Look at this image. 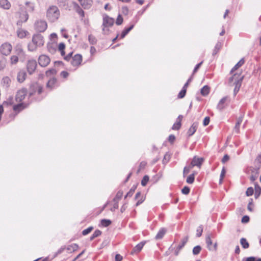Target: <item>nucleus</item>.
<instances>
[{
  "instance_id": "obj_29",
  "label": "nucleus",
  "mask_w": 261,
  "mask_h": 261,
  "mask_svg": "<svg viewBox=\"0 0 261 261\" xmlns=\"http://www.w3.org/2000/svg\"><path fill=\"white\" fill-rule=\"evenodd\" d=\"M134 25L132 24L129 27L124 29L120 35V38H123L129 33V32L134 28Z\"/></svg>"
},
{
  "instance_id": "obj_56",
  "label": "nucleus",
  "mask_w": 261,
  "mask_h": 261,
  "mask_svg": "<svg viewBox=\"0 0 261 261\" xmlns=\"http://www.w3.org/2000/svg\"><path fill=\"white\" fill-rule=\"evenodd\" d=\"M135 189H136V187L134 188L132 187L131 188V189L129 190V191L127 193L125 197L127 196L131 197L133 195Z\"/></svg>"
},
{
  "instance_id": "obj_33",
  "label": "nucleus",
  "mask_w": 261,
  "mask_h": 261,
  "mask_svg": "<svg viewBox=\"0 0 261 261\" xmlns=\"http://www.w3.org/2000/svg\"><path fill=\"white\" fill-rule=\"evenodd\" d=\"M221 46H222V44L221 42H218L217 43V44H216L215 48L213 50V56L216 55L218 53V52L219 51V50L221 48Z\"/></svg>"
},
{
  "instance_id": "obj_23",
  "label": "nucleus",
  "mask_w": 261,
  "mask_h": 261,
  "mask_svg": "<svg viewBox=\"0 0 261 261\" xmlns=\"http://www.w3.org/2000/svg\"><path fill=\"white\" fill-rule=\"evenodd\" d=\"M145 244V242H142L137 244L133 249L131 254L140 252Z\"/></svg>"
},
{
  "instance_id": "obj_36",
  "label": "nucleus",
  "mask_w": 261,
  "mask_h": 261,
  "mask_svg": "<svg viewBox=\"0 0 261 261\" xmlns=\"http://www.w3.org/2000/svg\"><path fill=\"white\" fill-rule=\"evenodd\" d=\"M195 172L193 173L190 174L187 178L186 181L187 183L189 184H192L194 182L195 179Z\"/></svg>"
},
{
  "instance_id": "obj_20",
  "label": "nucleus",
  "mask_w": 261,
  "mask_h": 261,
  "mask_svg": "<svg viewBox=\"0 0 261 261\" xmlns=\"http://www.w3.org/2000/svg\"><path fill=\"white\" fill-rule=\"evenodd\" d=\"M198 127V123L194 122L188 130V135L189 137L192 136L196 131Z\"/></svg>"
},
{
  "instance_id": "obj_16",
  "label": "nucleus",
  "mask_w": 261,
  "mask_h": 261,
  "mask_svg": "<svg viewBox=\"0 0 261 261\" xmlns=\"http://www.w3.org/2000/svg\"><path fill=\"white\" fill-rule=\"evenodd\" d=\"M27 73L23 70L19 71L17 74V79L19 83H22L25 80Z\"/></svg>"
},
{
  "instance_id": "obj_54",
  "label": "nucleus",
  "mask_w": 261,
  "mask_h": 261,
  "mask_svg": "<svg viewBox=\"0 0 261 261\" xmlns=\"http://www.w3.org/2000/svg\"><path fill=\"white\" fill-rule=\"evenodd\" d=\"M11 80L9 77L6 76L3 79V82L4 84H6L7 86H9Z\"/></svg>"
},
{
  "instance_id": "obj_53",
  "label": "nucleus",
  "mask_w": 261,
  "mask_h": 261,
  "mask_svg": "<svg viewBox=\"0 0 261 261\" xmlns=\"http://www.w3.org/2000/svg\"><path fill=\"white\" fill-rule=\"evenodd\" d=\"M202 231H203V228H202V226H199L197 229V233H196L197 237H200L202 234Z\"/></svg>"
},
{
  "instance_id": "obj_11",
  "label": "nucleus",
  "mask_w": 261,
  "mask_h": 261,
  "mask_svg": "<svg viewBox=\"0 0 261 261\" xmlns=\"http://www.w3.org/2000/svg\"><path fill=\"white\" fill-rule=\"evenodd\" d=\"M27 94V90L25 88H22L19 90L16 95V100L18 102L21 101L24 99L25 96Z\"/></svg>"
},
{
  "instance_id": "obj_17",
  "label": "nucleus",
  "mask_w": 261,
  "mask_h": 261,
  "mask_svg": "<svg viewBox=\"0 0 261 261\" xmlns=\"http://www.w3.org/2000/svg\"><path fill=\"white\" fill-rule=\"evenodd\" d=\"M57 79L56 78H51L47 82L46 85V87L50 90H52L57 86Z\"/></svg>"
},
{
  "instance_id": "obj_42",
  "label": "nucleus",
  "mask_w": 261,
  "mask_h": 261,
  "mask_svg": "<svg viewBox=\"0 0 261 261\" xmlns=\"http://www.w3.org/2000/svg\"><path fill=\"white\" fill-rule=\"evenodd\" d=\"M201 250V247L199 245L196 246L193 249V253L194 255L198 254Z\"/></svg>"
},
{
  "instance_id": "obj_40",
  "label": "nucleus",
  "mask_w": 261,
  "mask_h": 261,
  "mask_svg": "<svg viewBox=\"0 0 261 261\" xmlns=\"http://www.w3.org/2000/svg\"><path fill=\"white\" fill-rule=\"evenodd\" d=\"M261 192V188L258 186H255V194L254 196L255 198H257L260 195Z\"/></svg>"
},
{
  "instance_id": "obj_5",
  "label": "nucleus",
  "mask_w": 261,
  "mask_h": 261,
  "mask_svg": "<svg viewBox=\"0 0 261 261\" xmlns=\"http://www.w3.org/2000/svg\"><path fill=\"white\" fill-rule=\"evenodd\" d=\"M42 91V87L37 83L32 85L31 87L29 96L32 97L37 95H40Z\"/></svg>"
},
{
  "instance_id": "obj_1",
  "label": "nucleus",
  "mask_w": 261,
  "mask_h": 261,
  "mask_svg": "<svg viewBox=\"0 0 261 261\" xmlns=\"http://www.w3.org/2000/svg\"><path fill=\"white\" fill-rule=\"evenodd\" d=\"M18 11L16 12V17L18 18L17 21L18 26H21L22 24L27 21L29 19V14L27 12L25 7L22 5H18Z\"/></svg>"
},
{
  "instance_id": "obj_18",
  "label": "nucleus",
  "mask_w": 261,
  "mask_h": 261,
  "mask_svg": "<svg viewBox=\"0 0 261 261\" xmlns=\"http://www.w3.org/2000/svg\"><path fill=\"white\" fill-rule=\"evenodd\" d=\"M243 77L239 78V79L236 80L234 81L235 87L233 90L234 95H236L239 92L241 86Z\"/></svg>"
},
{
  "instance_id": "obj_45",
  "label": "nucleus",
  "mask_w": 261,
  "mask_h": 261,
  "mask_svg": "<svg viewBox=\"0 0 261 261\" xmlns=\"http://www.w3.org/2000/svg\"><path fill=\"white\" fill-rule=\"evenodd\" d=\"M123 195V192L122 191H118L116 194L115 197L114 198L113 200L115 202H118V201L120 199Z\"/></svg>"
},
{
  "instance_id": "obj_52",
  "label": "nucleus",
  "mask_w": 261,
  "mask_h": 261,
  "mask_svg": "<svg viewBox=\"0 0 261 261\" xmlns=\"http://www.w3.org/2000/svg\"><path fill=\"white\" fill-rule=\"evenodd\" d=\"M253 189L252 187H249L247 189L246 194L247 196H250L253 195Z\"/></svg>"
},
{
  "instance_id": "obj_39",
  "label": "nucleus",
  "mask_w": 261,
  "mask_h": 261,
  "mask_svg": "<svg viewBox=\"0 0 261 261\" xmlns=\"http://www.w3.org/2000/svg\"><path fill=\"white\" fill-rule=\"evenodd\" d=\"M242 119L241 118H239L238 120V121L236 124V125L234 127V131L236 133H238L239 132V128H240V124L242 123Z\"/></svg>"
},
{
  "instance_id": "obj_26",
  "label": "nucleus",
  "mask_w": 261,
  "mask_h": 261,
  "mask_svg": "<svg viewBox=\"0 0 261 261\" xmlns=\"http://www.w3.org/2000/svg\"><path fill=\"white\" fill-rule=\"evenodd\" d=\"M166 232V229L164 228L160 229L155 237V239L160 240L162 239L164 236L165 235Z\"/></svg>"
},
{
  "instance_id": "obj_9",
  "label": "nucleus",
  "mask_w": 261,
  "mask_h": 261,
  "mask_svg": "<svg viewBox=\"0 0 261 261\" xmlns=\"http://www.w3.org/2000/svg\"><path fill=\"white\" fill-rule=\"evenodd\" d=\"M32 41L39 47L42 46L44 44L43 36L38 34L33 36Z\"/></svg>"
},
{
  "instance_id": "obj_61",
  "label": "nucleus",
  "mask_w": 261,
  "mask_h": 261,
  "mask_svg": "<svg viewBox=\"0 0 261 261\" xmlns=\"http://www.w3.org/2000/svg\"><path fill=\"white\" fill-rule=\"evenodd\" d=\"M175 140V137L173 135H170L168 137V141L171 143H173Z\"/></svg>"
},
{
  "instance_id": "obj_4",
  "label": "nucleus",
  "mask_w": 261,
  "mask_h": 261,
  "mask_svg": "<svg viewBox=\"0 0 261 261\" xmlns=\"http://www.w3.org/2000/svg\"><path fill=\"white\" fill-rule=\"evenodd\" d=\"M34 29L38 32H44L47 28V22L44 20H37L34 24Z\"/></svg>"
},
{
  "instance_id": "obj_60",
  "label": "nucleus",
  "mask_w": 261,
  "mask_h": 261,
  "mask_svg": "<svg viewBox=\"0 0 261 261\" xmlns=\"http://www.w3.org/2000/svg\"><path fill=\"white\" fill-rule=\"evenodd\" d=\"M65 48V45L64 43L62 42L59 44L58 49L59 51L64 50Z\"/></svg>"
},
{
  "instance_id": "obj_59",
  "label": "nucleus",
  "mask_w": 261,
  "mask_h": 261,
  "mask_svg": "<svg viewBox=\"0 0 261 261\" xmlns=\"http://www.w3.org/2000/svg\"><path fill=\"white\" fill-rule=\"evenodd\" d=\"M249 221V217L248 216H244L242 217L241 222L242 223H247Z\"/></svg>"
},
{
  "instance_id": "obj_47",
  "label": "nucleus",
  "mask_w": 261,
  "mask_h": 261,
  "mask_svg": "<svg viewBox=\"0 0 261 261\" xmlns=\"http://www.w3.org/2000/svg\"><path fill=\"white\" fill-rule=\"evenodd\" d=\"M111 223V221L110 220L102 219L101 221V224L103 226L107 227L110 225Z\"/></svg>"
},
{
  "instance_id": "obj_37",
  "label": "nucleus",
  "mask_w": 261,
  "mask_h": 261,
  "mask_svg": "<svg viewBox=\"0 0 261 261\" xmlns=\"http://www.w3.org/2000/svg\"><path fill=\"white\" fill-rule=\"evenodd\" d=\"M240 243L242 246L243 248L244 249H247L249 247V245L246 239L245 238H241L240 240Z\"/></svg>"
},
{
  "instance_id": "obj_30",
  "label": "nucleus",
  "mask_w": 261,
  "mask_h": 261,
  "mask_svg": "<svg viewBox=\"0 0 261 261\" xmlns=\"http://www.w3.org/2000/svg\"><path fill=\"white\" fill-rule=\"evenodd\" d=\"M25 5L27 8H25L27 12H33L34 10V4L32 3L27 2L25 3Z\"/></svg>"
},
{
  "instance_id": "obj_28",
  "label": "nucleus",
  "mask_w": 261,
  "mask_h": 261,
  "mask_svg": "<svg viewBox=\"0 0 261 261\" xmlns=\"http://www.w3.org/2000/svg\"><path fill=\"white\" fill-rule=\"evenodd\" d=\"M245 61L244 59H241L236 64V65L232 68L230 71V72L233 73L238 68L242 66L244 64Z\"/></svg>"
},
{
  "instance_id": "obj_55",
  "label": "nucleus",
  "mask_w": 261,
  "mask_h": 261,
  "mask_svg": "<svg viewBox=\"0 0 261 261\" xmlns=\"http://www.w3.org/2000/svg\"><path fill=\"white\" fill-rule=\"evenodd\" d=\"M190 190V188L188 187L185 186L182 189L181 192L184 194L187 195L189 193Z\"/></svg>"
},
{
  "instance_id": "obj_32",
  "label": "nucleus",
  "mask_w": 261,
  "mask_h": 261,
  "mask_svg": "<svg viewBox=\"0 0 261 261\" xmlns=\"http://www.w3.org/2000/svg\"><path fill=\"white\" fill-rule=\"evenodd\" d=\"M78 247L79 246L76 244H73L68 246L67 250H68L70 252H74L77 249Z\"/></svg>"
},
{
  "instance_id": "obj_57",
  "label": "nucleus",
  "mask_w": 261,
  "mask_h": 261,
  "mask_svg": "<svg viewBox=\"0 0 261 261\" xmlns=\"http://www.w3.org/2000/svg\"><path fill=\"white\" fill-rule=\"evenodd\" d=\"M202 63H203V61H201V62H200L199 63L197 64L196 65V66L195 67V68L193 70V74H194L195 73H196L197 71V70L200 68L201 65L202 64Z\"/></svg>"
},
{
  "instance_id": "obj_8",
  "label": "nucleus",
  "mask_w": 261,
  "mask_h": 261,
  "mask_svg": "<svg viewBox=\"0 0 261 261\" xmlns=\"http://www.w3.org/2000/svg\"><path fill=\"white\" fill-rule=\"evenodd\" d=\"M12 48V47L10 44L8 43H5L3 44L0 48V51L2 54V55H8L10 53Z\"/></svg>"
},
{
  "instance_id": "obj_34",
  "label": "nucleus",
  "mask_w": 261,
  "mask_h": 261,
  "mask_svg": "<svg viewBox=\"0 0 261 261\" xmlns=\"http://www.w3.org/2000/svg\"><path fill=\"white\" fill-rule=\"evenodd\" d=\"M188 237H185L181 240L180 243H179V244L177 246V247H178V250H181L184 247L185 244L188 242Z\"/></svg>"
},
{
  "instance_id": "obj_3",
  "label": "nucleus",
  "mask_w": 261,
  "mask_h": 261,
  "mask_svg": "<svg viewBox=\"0 0 261 261\" xmlns=\"http://www.w3.org/2000/svg\"><path fill=\"white\" fill-rule=\"evenodd\" d=\"M114 23V19L109 17L107 14L103 15L102 32L104 34H108L109 32V28L112 27Z\"/></svg>"
},
{
  "instance_id": "obj_64",
  "label": "nucleus",
  "mask_w": 261,
  "mask_h": 261,
  "mask_svg": "<svg viewBox=\"0 0 261 261\" xmlns=\"http://www.w3.org/2000/svg\"><path fill=\"white\" fill-rule=\"evenodd\" d=\"M122 259V256L119 254H117L115 256V261H121Z\"/></svg>"
},
{
  "instance_id": "obj_41",
  "label": "nucleus",
  "mask_w": 261,
  "mask_h": 261,
  "mask_svg": "<svg viewBox=\"0 0 261 261\" xmlns=\"http://www.w3.org/2000/svg\"><path fill=\"white\" fill-rule=\"evenodd\" d=\"M56 70L55 69L52 68L47 70L45 72V74L47 76H50L51 75L56 74Z\"/></svg>"
},
{
  "instance_id": "obj_22",
  "label": "nucleus",
  "mask_w": 261,
  "mask_h": 261,
  "mask_svg": "<svg viewBox=\"0 0 261 261\" xmlns=\"http://www.w3.org/2000/svg\"><path fill=\"white\" fill-rule=\"evenodd\" d=\"M28 106L27 104H25V103H20L16 105H14L13 106V110L14 111L16 112H20V111L24 109L25 108H26Z\"/></svg>"
},
{
  "instance_id": "obj_27",
  "label": "nucleus",
  "mask_w": 261,
  "mask_h": 261,
  "mask_svg": "<svg viewBox=\"0 0 261 261\" xmlns=\"http://www.w3.org/2000/svg\"><path fill=\"white\" fill-rule=\"evenodd\" d=\"M6 64V58L0 54V71L3 70Z\"/></svg>"
},
{
  "instance_id": "obj_15",
  "label": "nucleus",
  "mask_w": 261,
  "mask_h": 261,
  "mask_svg": "<svg viewBox=\"0 0 261 261\" xmlns=\"http://www.w3.org/2000/svg\"><path fill=\"white\" fill-rule=\"evenodd\" d=\"M93 3L92 0H80V4L85 9L91 8Z\"/></svg>"
},
{
  "instance_id": "obj_25",
  "label": "nucleus",
  "mask_w": 261,
  "mask_h": 261,
  "mask_svg": "<svg viewBox=\"0 0 261 261\" xmlns=\"http://www.w3.org/2000/svg\"><path fill=\"white\" fill-rule=\"evenodd\" d=\"M210 91V88L209 86L205 85L203 86L200 91L201 94L203 96H207Z\"/></svg>"
},
{
  "instance_id": "obj_62",
  "label": "nucleus",
  "mask_w": 261,
  "mask_h": 261,
  "mask_svg": "<svg viewBox=\"0 0 261 261\" xmlns=\"http://www.w3.org/2000/svg\"><path fill=\"white\" fill-rule=\"evenodd\" d=\"M101 231L99 230H96L94 233H93V234L96 238L98 236H99L100 235H101Z\"/></svg>"
},
{
  "instance_id": "obj_44",
  "label": "nucleus",
  "mask_w": 261,
  "mask_h": 261,
  "mask_svg": "<svg viewBox=\"0 0 261 261\" xmlns=\"http://www.w3.org/2000/svg\"><path fill=\"white\" fill-rule=\"evenodd\" d=\"M187 89H185V87H182L181 90L179 92L178 94V98H182L185 97Z\"/></svg>"
},
{
  "instance_id": "obj_24",
  "label": "nucleus",
  "mask_w": 261,
  "mask_h": 261,
  "mask_svg": "<svg viewBox=\"0 0 261 261\" xmlns=\"http://www.w3.org/2000/svg\"><path fill=\"white\" fill-rule=\"evenodd\" d=\"M17 36L20 38H23L25 37L29 32L27 31L19 29L17 31Z\"/></svg>"
},
{
  "instance_id": "obj_6",
  "label": "nucleus",
  "mask_w": 261,
  "mask_h": 261,
  "mask_svg": "<svg viewBox=\"0 0 261 261\" xmlns=\"http://www.w3.org/2000/svg\"><path fill=\"white\" fill-rule=\"evenodd\" d=\"M37 67V62L34 59H30L27 62V68L28 73L30 74H33Z\"/></svg>"
},
{
  "instance_id": "obj_46",
  "label": "nucleus",
  "mask_w": 261,
  "mask_h": 261,
  "mask_svg": "<svg viewBox=\"0 0 261 261\" xmlns=\"http://www.w3.org/2000/svg\"><path fill=\"white\" fill-rule=\"evenodd\" d=\"M149 177L148 175H145L142 180H141V185L142 186H145L149 181Z\"/></svg>"
},
{
  "instance_id": "obj_7",
  "label": "nucleus",
  "mask_w": 261,
  "mask_h": 261,
  "mask_svg": "<svg viewBox=\"0 0 261 261\" xmlns=\"http://www.w3.org/2000/svg\"><path fill=\"white\" fill-rule=\"evenodd\" d=\"M50 62L49 57L45 55H41L38 58V63L41 67L47 66Z\"/></svg>"
},
{
  "instance_id": "obj_35",
  "label": "nucleus",
  "mask_w": 261,
  "mask_h": 261,
  "mask_svg": "<svg viewBox=\"0 0 261 261\" xmlns=\"http://www.w3.org/2000/svg\"><path fill=\"white\" fill-rule=\"evenodd\" d=\"M38 46L32 41L28 44V48L29 51H34L36 50Z\"/></svg>"
},
{
  "instance_id": "obj_13",
  "label": "nucleus",
  "mask_w": 261,
  "mask_h": 261,
  "mask_svg": "<svg viewBox=\"0 0 261 261\" xmlns=\"http://www.w3.org/2000/svg\"><path fill=\"white\" fill-rule=\"evenodd\" d=\"M205 240L208 249L210 251H216L217 246V243H215L214 246H212V241L210 236H207Z\"/></svg>"
},
{
  "instance_id": "obj_48",
  "label": "nucleus",
  "mask_w": 261,
  "mask_h": 261,
  "mask_svg": "<svg viewBox=\"0 0 261 261\" xmlns=\"http://www.w3.org/2000/svg\"><path fill=\"white\" fill-rule=\"evenodd\" d=\"M93 229V227L92 226H90L88 228L84 229L82 231V234L84 236H86Z\"/></svg>"
},
{
  "instance_id": "obj_12",
  "label": "nucleus",
  "mask_w": 261,
  "mask_h": 261,
  "mask_svg": "<svg viewBox=\"0 0 261 261\" xmlns=\"http://www.w3.org/2000/svg\"><path fill=\"white\" fill-rule=\"evenodd\" d=\"M82 56L80 54H76L72 58L71 64L72 66L76 67L79 66L82 62Z\"/></svg>"
},
{
  "instance_id": "obj_14",
  "label": "nucleus",
  "mask_w": 261,
  "mask_h": 261,
  "mask_svg": "<svg viewBox=\"0 0 261 261\" xmlns=\"http://www.w3.org/2000/svg\"><path fill=\"white\" fill-rule=\"evenodd\" d=\"M228 99V96H224L220 100L217 106V109L219 111H222L225 108V103Z\"/></svg>"
},
{
  "instance_id": "obj_49",
  "label": "nucleus",
  "mask_w": 261,
  "mask_h": 261,
  "mask_svg": "<svg viewBox=\"0 0 261 261\" xmlns=\"http://www.w3.org/2000/svg\"><path fill=\"white\" fill-rule=\"evenodd\" d=\"M11 64H16L18 61V58L17 56H12L10 58Z\"/></svg>"
},
{
  "instance_id": "obj_51",
  "label": "nucleus",
  "mask_w": 261,
  "mask_h": 261,
  "mask_svg": "<svg viewBox=\"0 0 261 261\" xmlns=\"http://www.w3.org/2000/svg\"><path fill=\"white\" fill-rule=\"evenodd\" d=\"M123 18L122 17V16L119 14L118 15L117 18V19H116V23L117 25H120L123 22Z\"/></svg>"
},
{
  "instance_id": "obj_38",
  "label": "nucleus",
  "mask_w": 261,
  "mask_h": 261,
  "mask_svg": "<svg viewBox=\"0 0 261 261\" xmlns=\"http://www.w3.org/2000/svg\"><path fill=\"white\" fill-rule=\"evenodd\" d=\"M88 40L89 43L93 45L95 44L97 42V39L95 37L91 34L89 35Z\"/></svg>"
},
{
  "instance_id": "obj_50",
  "label": "nucleus",
  "mask_w": 261,
  "mask_h": 261,
  "mask_svg": "<svg viewBox=\"0 0 261 261\" xmlns=\"http://www.w3.org/2000/svg\"><path fill=\"white\" fill-rule=\"evenodd\" d=\"M192 168V167H191L190 165H189L188 166H186L183 171V175L184 176H185L186 174L189 173L190 171V170Z\"/></svg>"
},
{
  "instance_id": "obj_19",
  "label": "nucleus",
  "mask_w": 261,
  "mask_h": 261,
  "mask_svg": "<svg viewBox=\"0 0 261 261\" xmlns=\"http://www.w3.org/2000/svg\"><path fill=\"white\" fill-rule=\"evenodd\" d=\"M15 51L19 57H23L24 56V52L22 49V45L20 44H18L15 46Z\"/></svg>"
},
{
  "instance_id": "obj_31",
  "label": "nucleus",
  "mask_w": 261,
  "mask_h": 261,
  "mask_svg": "<svg viewBox=\"0 0 261 261\" xmlns=\"http://www.w3.org/2000/svg\"><path fill=\"white\" fill-rule=\"evenodd\" d=\"M76 12L78 13V14L81 17H84L85 16L84 11L82 10V9L77 4L75 5L74 6Z\"/></svg>"
},
{
  "instance_id": "obj_63",
  "label": "nucleus",
  "mask_w": 261,
  "mask_h": 261,
  "mask_svg": "<svg viewBox=\"0 0 261 261\" xmlns=\"http://www.w3.org/2000/svg\"><path fill=\"white\" fill-rule=\"evenodd\" d=\"M69 75V73L65 71H63L61 72V76L63 78H66Z\"/></svg>"
},
{
  "instance_id": "obj_43",
  "label": "nucleus",
  "mask_w": 261,
  "mask_h": 261,
  "mask_svg": "<svg viewBox=\"0 0 261 261\" xmlns=\"http://www.w3.org/2000/svg\"><path fill=\"white\" fill-rule=\"evenodd\" d=\"M181 127L180 120L177 121L172 126V129L173 130H178Z\"/></svg>"
},
{
  "instance_id": "obj_21",
  "label": "nucleus",
  "mask_w": 261,
  "mask_h": 261,
  "mask_svg": "<svg viewBox=\"0 0 261 261\" xmlns=\"http://www.w3.org/2000/svg\"><path fill=\"white\" fill-rule=\"evenodd\" d=\"M0 7L8 10L11 7V4L8 0H0Z\"/></svg>"
},
{
  "instance_id": "obj_2",
  "label": "nucleus",
  "mask_w": 261,
  "mask_h": 261,
  "mask_svg": "<svg viewBox=\"0 0 261 261\" xmlns=\"http://www.w3.org/2000/svg\"><path fill=\"white\" fill-rule=\"evenodd\" d=\"M60 11L55 6H50L47 11V17L51 22L56 21L60 16Z\"/></svg>"
},
{
  "instance_id": "obj_58",
  "label": "nucleus",
  "mask_w": 261,
  "mask_h": 261,
  "mask_svg": "<svg viewBox=\"0 0 261 261\" xmlns=\"http://www.w3.org/2000/svg\"><path fill=\"white\" fill-rule=\"evenodd\" d=\"M210 121V118L209 117H206L204 118L203 121V124L204 126L207 125Z\"/></svg>"
},
{
  "instance_id": "obj_10",
  "label": "nucleus",
  "mask_w": 261,
  "mask_h": 261,
  "mask_svg": "<svg viewBox=\"0 0 261 261\" xmlns=\"http://www.w3.org/2000/svg\"><path fill=\"white\" fill-rule=\"evenodd\" d=\"M204 161L203 158H199L197 156H194L193 158V159L191 161L190 166L192 168H193L195 166H197L198 168H200L202 164V163Z\"/></svg>"
}]
</instances>
